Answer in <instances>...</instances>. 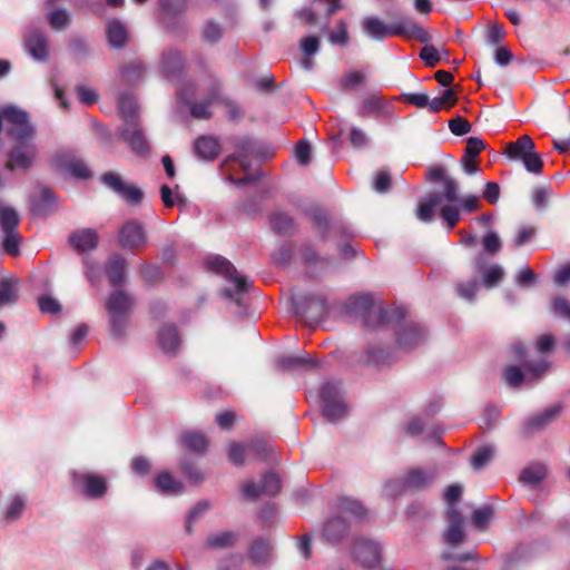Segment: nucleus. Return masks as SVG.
Instances as JSON below:
<instances>
[{"mask_svg":"<svg viewBox=\"0 0 570 570\" xmlns=\"http://www.w3.org/2000/svg\"><path fill=\"white\" fill-rule=\"evenodd\" d=\"M178 99L188 105L190 115L196 119H209L213 116L212 107L224 104L228 117L233 120L240 118L239 107L225 99L220 92V83L216 78L208 77L198 83H187L177 92Z\"/></svg>","mask_w":570,"mask_h":570,"instance_id":"obj_1","label":"nucleus"},{"mask_svg":"<svg viewBox=\"0 0 570 570\" xmlns=\"http://www.w3.org/2000/svg\"><path fill=\"white\" fill-rule=\"evenodd\" d=\"M348 313L360 316L367 326L383 325L404 317L402 307L385 308L375 304L371 294L352 295L346 303Z\"/></svg>","mask_w":570,"mask_h":570,"instance_id":"obj_2","label":"nucleus"},{"mask_svg":"<svg viewBox=\"0 0 570 570\" xmlns=\"http://www.w3.org/2000/svg\"><path fill=\"white\" fill-rule=\"evenodd\" d=\"M363 31L375 40H383L391 36H404L420 42L429 40L428 32L411 19H402L386 24L377 17H366L362 21Z\"/></svg>","mask_w":570,"mask_h":570,"instance_id":"obj_3","label":"nucleus"},{"mask_svg":"<svg viewBox=\"0 0 570 570\" xmlns=\"http://www.w3.org/2000/svg\"><path fill=\"white\" fill-rule=\"evenodd\" d=\"M365 514L366 510L358 501L343 498L336 505V514L325 523L323 535L330 542H338L350 532L352 520H360Z\"/></svg>","mask_w":570,"mask_h":570,"instance_id":"obj_4","label":"nucleus"},{"mask_svg":"<svg viewBox=\"0 0 570 570\" xmlns=\"http://www.w3.org/2000/svg\"><path fill=\"white\" fill-rule=\"evenodd\" d=\"M132 307V298L122 291L112 292L107 302L106 309L110 317L112 335L119 337L125 334Z\"/></svg>","mask_w":570,"mask_h":570,"instance_id":"obj_5","label":"nucleus"},{"mask_svg":"<svg viewBox=\"0 0 570 570\" xmlns=\"http://www.w3.org/2000/svg\"><path fill=\"white\" fill-rule=\"evenodd\" d=\"M323 415L332 423L347 414V406L338 384L327 382L320 390Z\"/></svg>","mask_w":570,"mask_h":570,"instance_id":"obj_6","label":"nucleus"},{"mask_svg":"<svg viewBox=\"0 0 570 570\" xmlns=\"http://www.w3.org/2000/svg\"><path fill=\"white\" fill-rule=\"evenodd\" d=\"M19 222L16 209L0 202V228L4 235L2 246L6 253L13 256L19 253L20 235L17 232Z\"/></svg>","mask_w":570,"mask_h":570,"instance_id":"obj_7","label":"nucleus"},{"mask_svg":"<svg viewBox=\"0 0 570 570\" xmlns=\"http://www.w3.org/2000/svg\"><path fill=\"white\" fill-rule=\"evenodd\" d=\"M71 476L73 489L87 498L99 499L107 492V481L102 475L73 471Z\"/></svg>","mask_w":570,"mask_h":570,"instance_id":"obj_8","label":"nucleus"},{"mask_svg":"<svg viewBox=\"0 0 570 570\" xmlns=\"http://www.w3.org/2000/svg\"><path fill=\"white\" fill-rule=\"evenodd\" d=\"M523 367L524 371L518 366L511 365L504 370V379L510 386L518 387L523 382L531 383L538 381L547 372L549 363L546 361H539L535 363L527 362Z\"/></svg>","mask_w":570,"mask_h":570,"instance_id":"obj_9","label":"nucleus"},{"mask_svg":"<svg viewBox=\"0 0 570 570\" xmlns=\"http://www.w3.org/2000/svg\"><path fill=\"white\" fill-rule=\"evenodd\" d=\"M444 193L441 196L450 204L444 205L440 210V216L445 220L448 229L451 230L460 222V208L456 203L460 200L459 197V184L453 178H444Z\"/></svg>","mask_w":570,"mask_h":570,"instance_id":"obj_10","label":"nucleus"},{"mask_svg":"<svg viewBox=\"0 0 570 570\" xmlns=\"http://www.w3.org/2000/svg\"><path fill=\"white\" fill-rule=\"evenodd\" d=\"M205 265L208 269L216 272L226 277L232 282L237 292H245L248 288V282L245 276L237 273L236 268L225 257L215 255L209 256L205 261Z\"/></svg>","mask_w":570,"mask_h":570,"instance_id":"obj_11","label":"nucleus"},{"mask_svg":"<svg viewBox=\"0 0 570 570\" xmlns=\"http://www.w3.org/2000/svg\"><path fill=\"white\" fill-rule=\"evenodd\" d=\"M405 316L395 322H401L397 326V343L405 350H411L424 342L426 332L424 327L412 321L404 320Z\"/></svg>","mask_w":570,"mask_h":570,"instance_id":"obj_12","label":"nucleus"},{"mask_svg":"<svg viewBox=\"0 0 570 570\" xmlns=\"http://www.w3.org/2000/svg\"><path fill=\"white\" fill-rule=\"evenodd\" d=\"M101 181L127 203L138 204L142 199V191L134 185H127L116 173L109 171L104 174Z\"/></svg>","mask_w":570,"mask_h":570,"instance_id":"obj_13","label":"nucleus"},{"mask_svg":"<svg viewBox=\"0 0 570 570\" xmlns=\"http://www.w3.org/2000/svg\"><path fill=\"white\" fill-rule=\"evenodd\" d=\"M245 498L255 500L262 494L276 495L281 491V480L275 473H266L258 484L247 482L242 488Z\"/></svg>","mask_w":570,"mask_h":570,"instance_id":"obj_14","label":"nucleus"},{"mask_svg":"<svg viewBox=\"0 0 570 570\" xmlns=\"http://www.w3.org/2000/svg\"><path fill=\"white\" fill-rule=\"evenodd\" d=\"M237 151L227 157L223 163V168L228 171L234 164H238L244 173L250 168V157L256 155L255 144L249 138H242L236 144Z\"/></svg>","mask_w":570,"mask_h":570,"instance_id":"obj_15","label":"nucleus"},{"mask_svg":"<svg viewBox=\"0 0 570 570\" xmlns=\"http://www.w3.org/2000/svg\"><path fill=\"white\" fill-rule=\"evenodd\" d=\"M355 559L365 568L374 569L380 564L381 549L374 541L358 539L354 544Z\"/></svg>","mask_w":570,"mask_h":570,"instance_id":"obj_16","label":"nucleus"},{"mask_svg":"<svg viewBox=\"0 0 570 570\" xmlns=\"http://www.w3.org/2000/svg\"><path fill=\"white\" fill-rule=\"evenodd\" d=\"M119 243L124 248L136 249L146 244L141 224L137 220L126 222L119 230Z\"/></svg>","mask_w":570,"mask_h":570,"instance_id":"obj_17","label":"nucleus"},{"mask_svg":"<svg viewBox=\"0 0 570 570\" xmlns=\"http://www.w3.org/2000/svg\"><path fill=\"white\" fill-rule=\"evenodd\" d=\"M448 530L444 533V541L453 547L460 544L464 539L463 518L452 507L446 512Z\"/></svg>","mask_w":570,"mask_h":570,"instance_id":"obj_18","label":"nucleus"},{"mask_svg":"<svg viewBox=\"0 0 570 570\" xmlns=\"http://www.w3.org/2000/svg\"><path fill=\"white\" fill-rule=\"evenodd\" d=\"M121 138L136 154L146 155L149 150V145L138 122L125 126V128L121 130Z\"/></svg>","mask_w":570,"mask_h":570,"instance_id":"obj_19","label":"nucleus"},{"mask_svg":"<svg viewBox=\"0 0 570 570\" xmlns=\"http://www.w3.org/2000/svg\"><path fill=\"white\" fill-rule=\"evenodd\" d=\"M27 51L37 60L48 58V41L46 36L38 30H30L24 37Z\"/></svg>","mask_w":570,"mask_h":570,"instance_id":"obj_20","label":"nucleus"},{"mask_svg":"<svg viewBox=\"0 0 570 570\" xmlns=\"http://www.w3.org/2000/svg\"><path fill=\"white\" fill-rule=\"evenodd\" d=\"M438 472L433 469L422 470L413 469L405 478V485L409 491L422 490L433 483L436 479Z\"/></svg>","mask_w":570,"mask_h":570,"instance_id":"obj_21","label":"nucleus"},{"mask_svg":"<svg viewBox=\"0 0 570 570\" xmlns=\"http://www.w3.org/2000/svg\"><path fill=\"white\" fill-rule=\"evenodd\" d=\"M70 245L78 252L94 249L98 244V234L91 228L76 230L69 236Z\"/></svg>","mask_w":570,"mask_h":570,"instance_id":"obj_22","label":"nucleus"},{"mask_svg":"<svg viewBox=\"0 0 570 570\" xmlns=\"http://www.w3.org/2000/svg\"><path fill=\"white\" fill-rule=\"evenodd\" d=\"M194 149L200 159L214 160L220 151V144L213 136H200L196 139Z\"/></svg>","mask_w":570,"mask_h":570,"instance_id":"obj_23","label":"nucleus"},{"mask_svg":"<svg viewBox=\"0 0 570 570\" xmlns=\"http://www.w3.org/2000/svg\"><path fill=\"white\" fill-rule=\"evenodd\" d=\"M321 47V40L316 36H306L299 40V49L303 53L301 65L304 69L311 70L314 66L312 57L316 55Z\"/></svg>","mask_w":570,"mask_h":570,"instance_id":"obj_24","label":"nucleus"},{"mask_svg":"<svg viewBox=\"0 0 570 570\" xmlns=\"http://www.w3.org/2000/svg\"><path fill=\"white\" fill-rule=\"evenodd\" d=\"M535 149V145L528 135L521 136L517 141L509 142L505 147L508 158L517 160L523 159L530 151Z\"/></svg>","mask_w":570,"mask_h":570,"instance_id":"obj_25","label":"nucleus"},{"mask_svg":"<svg viewBox=\"0 0 570 570\" xmlns=\"http://www.w3.org/2000/svg\"><path fill=\"white\" fill-rule=\"evenodd\" d=\"M158 342L165 353L174 354L180 344L176 327L173 325L163 326L158 333Z\"/></svg>","mask_w":570,"mask_h":570,"instance_id":"obj_26","label":"nucleus"},{"mask_svg":"<svg viewBox=\"0 0 570 570\" xmlns=\"http://www.w3.org/2000/svg\"><path fill=\"white\" fill-rule=\"evenodd\" d=\"M160 67L165 76L170 78L181 71L184 59L178 51L168 50L163 53Z\"/></svg>","mask_w":570,"mask_h":570,"instance_id":"obj_27","label":"nucleus"},{"mask_svg":"<svg viewBox=\"0 0 570 570\" xmlns=\"http://www.w3.org/2000/svg\"><path fill=\"white\" fill-rule=\"evenodd\" d=\"M107 36L111 47L121 48L127 42L128 31L119 20H111L107 23Z\"/></svg>","mask_w":570,"mask_h":570,"instance_id":"obj_28","label":"nucleus"},{"mask_svg":"<svg viewBox=\"0 0 570 570\" xmlns=\"http://www.w3.org/2000/svg\"><path fill=\"white\" fill-rule=\"evenodd\" d=\"M248 556L254 563H266L272 556V546L268 540L258 538L249 547Z\"/></svg>","mask_w":570,"mask_h":570,"instance_id":"obj_29","label":"nucleus"},{"mask_svg":"<svg viewBox=\"0 0 570 570\" xmlns=\"http://www.w3.org/2000/svg\"><path fill=\"white\" fill-rule=\"evenodd\" d=\"M118 109L125 121V126L134 125L137 121V104L129 94H124L118 100Z\"/></svg>","mask_w":570,"mask_h":570,"instance_id":"obj_30","label":"nucleus"},{"mask_svg":"<svg viewBox=\"0 0 570 570\" xmlns=\"http://www.w3.org/2000/svg\"><path fill=\"white\" fill-rule=\"evenodd\" d=\"M65 157L66 155L57 156V165L59 167L78 178H87L90 175L88 167L82 160L70 158L65 161Z\"/></svg>","mask_w":570,"mask_h":570,"instance_id":"obj_31","label":"nucleus"},{"mask_svg":"<svg viewBox=\"0 0 570 570\" xmlns=\"http://www.w3.org/2000/svg\"><path fill=\"white\" fill-rule=\"evenodd\" d=\"M126 262L118 255L112 256L106 267V273L111 285H119L125 281Z\"/></svg>","mask_w":570,"mask_h":570,"instance_id":"obj_32","label":"nucleus"},{"mask_svg":"<svg viewBox=\"0 0 570 570\" xmlns=\"http://www.w3.org/2000/svg\"><path fill=\"white\" fill-rule=\"evenodd\" d=\"M155 485L164 494H179L184 491L183 483L174 479L169 473H160L155 479Z\"/></svg>","mask_w":570,"mask_h":570,"instance_id":"obj_33","label":"nucleus"},{"mask_svg":"<svg viewBox=\"0 0 570 570\" xmlns=\"http://www.w3.org/2000/svg\"><path fill=\"white\" fill-rule=\"evenodd\" d=\"M442 202L440 194H430L424 202L420 203L417 208V217L425 223H430L434 217V209Z\"/></svg>","mask_w":570,"mask_h":570,"instance_id":"obj_34","label":"nucleus"},{"mask_svg":"<svg viewBox=\"0 0 570 570\" xmlns=\"http://www.w3.org/2000/svg\"><path fill=\"white\" fill-rule=\"evenodd\" d=\"M18 299V281L16 278H4L0 282V308L8 304H13Z\"/></svg>","mask_w":570,"mask_h":570,"instance_id":"obj_35","label":"nucleus"},{"mask_svg":"<svg viewBox=\"0 0 570 570\" xmlns=\"http://www.w3.org/2000/svg\"><path fill=\"white\" fill-rule=\"evenodd\" d=\"M560 410L561 409L559 405H553L544 410L542 413L531 417L528 421V430L533 431L546 426L557 417V415L560 413Z\"/></svg>","mask_w":570,"mask_h":570,"instance_id":"obj_36","label":"nucleus"},{"mask_svg":"<svg viewBox=\"0 0 570 570\" xmlns=\"http://www.w3.org/2000/svg\"><path fill=\"white\" fill-rule=\"evenodd\" d=\"M183 444L197 453H203L208 446L207 438L199 432H186L181 435Z\"/></svg>","mask_w":570,"mask_h":570,"instance_id":"obj_37","label":"nucleus"},{"mask_svg":"<svg viewBox=\"0 0 570 570\" xmlns=\"http://www.w3.org/2000/svg\"><path fill=\"white\" fill-rule=\"evenodd\" d=\"M546 472L542 464L530 465L521 472L520 481L527 485L535 487L544 479Z\"/></svg>","mask_w":570,"mask_h":570,"instance_id":"obj_38","label":"nucleus"},{"mask_svg":"<svg viewBox=\"0 0 570 570\" xmlns=\"http://www.w3.org/2000/svg\"><path fill=\"white\" fill-rule=\"evenodd\" d=\"M49 26L57 31L66 29L70 23V16L65 9H53L47 14Z\"/></svg>","mask_w":570,"mask_h":570,"instance_id":"obj_39","label":"nucleus"},{"mask_svg":"<svg viewBox=\"0 0 570 570\" xmlns=\"http://www.w3.org/2000/svg\"><path fill=\"white\" fill-rule=\"evenodd\" d=\"M494 456V449L489 445L479 448L471 458V464L474 470L483 469Z\"/></svg>","mask_w":570,"mask_h":570,"instance_id":"obj_40","label":"nucleus"},{"mask_svg":"<svg viewBox=\"0 0 570 570\" xmlns=\"http://www.w3.org/2000/svg\"><path fill=\"white\" fill-rule=\"evenodd\" d=\"M272 226L276 233L283 235H288L294 230L293 219L284 213H276L273 215Z\"/></svg>","mask_w":570,"mask_h":570,"instance_id":"obj_41","label":"nucleus"},{"mask_svg":"<svg viewBox=\"0 0 570 570\" xmlns=\"http://www.w3.org/2000/svg\"><path fill=\"white\" fill-rule=\"evenodd\" d=\"M384 102L380 97L372 96L363 100L358 110L360 117H368L374 114H380L383 110Z\"/></svg>","mask_w":570,"mask_h":570,"instance_id":"obj_42","label":"nucleus"},{"mask_svg":"<svg viewBox=\"0 0 570 570\" xmlns=\"http://www.w3.org/2000/svg\"><path fill=\"white\" fill-rule=\"evenodd\" d=\"M282 368H295L298 366L314 367L316 361L308 356H285L278 361Z\"/></svg>","mask_w":570,"mask_h":570,"instance_id":"obj_43","label":"nucleus"},{"mask_svg":"<svg viewBox=\"0 0 570 570\" xmlns=\"http://www.w3.org/2000/svg\"><path fill=\"white\" fill-rule=\"evenodd\" d=\"M236 540V533L232 531H224L208 537L207 543L213 548H226L233 546Z\"/></svg>","mask_w":570,"mask_h":570,"instance_id":"obj_44","label":"nucleus"},{"mask_svg":"<svg viewBox=\"0 0 570 570\" xmlns=\"http://www.w3.org/2000/svg\"><path fill=\"white\" fill-rule=\"evenodd\" d=\"M55 195L48 188H43L40 191V197L33 204V212L37 215H45L47 212L51 209V205L53 204Z\"/></svg>","mask_w":570,"mask_h":570,"instance_id":"obj_45","label":"nucleus"},{"mask_svg":"<svg viewBox=\"0 0 570 570\" xmlns=\"http://www.w3.org/2000/svg\"><path fill=\"white\" fill-rule=\"evenodd\" d=\"M504 276V271L500 265H490L483 272V282L487 286H495Z\"/></svg>","mask_w":570,"mask_h":570,"instance_id":"obj_46","label":"nucleus"},{"mask_svg":"<svg viewBox=\"0 0 570 570\" xmlns=\"http://www.w3.org/2000/svg\"><path fill=\"white\" fill-rule=\"evenodd\" d=\"M493 515V509L491 507H483L476 509L473 512L472 522L475 528L483 530L487 524L490 522Z\"/></svg>","mask_w":570,"mask_h":570,"instance_id":"obj_47","label":"nucleus"},{"mask_svg":"<svg viewBox=\"0 0 570 570\" xmlns=\"http://www.w3.org/2000/svg\"><path fill=\"white\" fill-rule=\"evenodd\" d=\"M390 358V353L383 348L368 350L364 356V363L367 365H383Z\"/></svg>","mask_w":570,"mask_h":570,"instance_id":"obj_48","label":"nucleus"},{"mask_svg":"<svg viewBox=\"0 0 570 570\" xmlns=\"http://www.w3.org/2000/svg\"><path fill=\"white\" fill-rule=\"evenodd\" d=\"M330 41L333 45L344 46L348 42L347 24L340 20L335 27V30L330 33Z\"/></svg>","mask_w":570,"mask_h":570,"instance_id":"obj_49","label":"nucleus"},{"mask_svg":"<svg viewBox=\"0 0 570 570\" xmlns=\"http://www.w3.org/2000/svg\"><path fill=\"white\" fill-rule=\"evenodd\" d=\"M523 165L528 171L533 174H540L543 167V161L535 149L530 151L523 159Z\"/></svg>","mask_w":570,"mask_h":570,"instance_id":"obj_50","label":"nucleus"},{"mask_svg":"<svg viewBox=\"0 0 570 570\" xmlns=\"http://www.w3.org/2000/svg\"><path fill=\"white\" fill-rule=\"evenodd\" d=\"M248 454L247 445L244 446L239 443H233L229 448V460L235 465H242L245 462V458Z\"/></svg>","mask_w":570,"mask_h":570,"instance_id":"obj_51","label":"nucleus"},{"mask_svg":"<svg viewBox=\"0 0 570 570\" xmlns=\"http://www.w3.org/2000/svg\"><path fill=\"white\" fill-rule=\"evenodd\" d=\"M144 66L140 61L134 60L128 62L124 68V76L128 81H134L142 77Z\"/></svg>","mask_w":570,"mask_h":570,"instance_id":"obj_52","label":"nucleus"},{"mask_svg":"<svg viewBox=\"0 0 570 570\" xmlns=\"http://www.w3.org/2000/svg\"><path fill=\"white\" fill-rule=\"evenodd\" d=\"M482 243L485 252H488L491 255H495L501 249L502 246L499 235L494 232L488 233L483 237Z\"/></svg>","mask_w":570,"mask_h":570,"instance_id":"obj_53","label":"nucleus"},{"mask_svg":"<svg viewBox=\"0 0 570 570\" xmlns=\"http://www.w3.org/2000/svg\"><path fill=\"white\" fill-rule=\"evenodd\" d=\"M551 190L546 187H537L532 191V202L537 209H543L548 205Z\"/></svg>","mask_w":570,"mask_h":570,"instance_id":"obj_54","label":"nucleus"},{"mask_svg":"<svg viewBox=\"0 0 570 570\" xmlns=\"http://www.w3.org/2000/svg\"><path fill=\"white\" fill-rule=\"evenodd\" d=\"M210 508L209 503L207 501H200L196 504V507L189 512L187 521H186V530L187 532H190L191 530V523L198 520L200 517L204 515L206 511Z\"/></svg>","mask_w":570,"mask_h":570,"instance_id":"obj_55","label":"nucleus"},{"mask_svg":"<svg viewBox=\"0 0 570 570\" xmlns=\"http://www.w3.org/2000/svg\"><path fill=\"white\" fill-rule=\"evenodd\" d=\"M38 304L42 313L57 314L61 309L59 302L51 296L39 297Z\"/></svg>","mask_w":570,"mask_h":570,"instance_id":"obj_56","label":"nucleus"},{"mask_svg":"<svg viewBox=\"0 0 570 570\" xmlns=\"http://www.w3.org/2000/svg\"><path fill=\"white\" fill-rule=\"evenodd\" d=\"M384 491L387 497L394 498V497H397V495L404 493L405 491H409V489H406L405 479L404 480L395 479V480H390L385 484Z\"/></svg>","mask_w":570,"mask_h":570,"instance_id":"obj_57","label":"nucleus"},{"mask_svg":"<svg viewBox=\"0 0 570 570\" xmlns=\"http://www.w3.org/2000/svg\"><path fill=\"white\" fill-rule=\"evenodd\" d=\"M23 508V500L19 497H16L7 508L6 519L8 521L17 520L21 515Z\"/></svg>","mask_w":570,"mask_h":570,"instance_id":"obj_58","label":"nucleus"},{"mask_svg":"<svg viewBox=\"0 0 570 570\" xmlns=\"http://www.w3.org/2000/svg\"><path fill=\"white\" fill-rule=\"evenodd\" d=\"M449 128L452 131V134L456 136H462L471 130V125L466 119L462 117H456L449 121Z\"/></svg>","mask_w":570,"mask_h":570,"instance_id":"obj_59","label":"nucleus"},{"mask_svg":"<svg viewBox=\"0 0 570 570\" xmlns=\"http://www.w3.org/2000/svg\"><path fill=\"white\" fill-rule=\"evenodd\" d=\"M263 200V194H255L249 200L243 204L242 209L248 215H255L262 210Z\"/></svg>","mask_w":570,"mask_h":570,"instance_id":"obj_60","label":"nucleus"},{"mask_svg":"<svg viewBox=\"0 0 570 570\" xmlns=\"http://www.w3.org/2000/svg\"><path fill=\"white\" fill-rule=\"evenodd\" d=\"M485 148V144L478 137H470L466 142L464 156L478 157L479 154Z\"/></svg>","mask_w":570,"mask_h":570,"instance_id":"obj_61","label":"nucleus"},{"mask_svg":"<svg viewBox=\"0 0 570 570\" xmlns=\"http://www.w3.org/2000/svg\"><path fill=\"white\" fill-rule=\"evenodd\" d=\"M552 311L556 315L570 321V303L563 297H557L552 302Z\"/></svg>","mask_w":570,"mask_h":570,"instance_id":"obj_62","label":"nucleus"},{"mask_svg":"<svg viewBox=\"0 0 570 570\" xmlns=\"http://www.w3.org/2000/svg\"><path fill=\"white\" fill-rule=\"evenodd\" d=\"M420 57L430 67L436 66L441 59L438 50L433 46L423 47L421 49Z\"/></svg>","mask_w":570,"mask_h":570,"instance_id":"obj_63","label":"nucleus"},{"mask_svg":"<svg viewBox=\"0 0 570 570\" xmlns=\"http://www.w3.org/2000/svg\"><path fill=\"white\" fill-rule=\"evenodd\" d=\"M222 28L219 24L214 22H208L203 31V37L208 42H215L222 38Z\"/></svg>","mask_w":570,"mask_h":570,"instance_id":"obj_64","label":"nucleus"}]
</instances>
